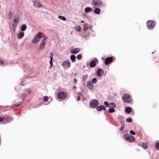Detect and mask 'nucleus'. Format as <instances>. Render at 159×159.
<instances>
[{"mask_svg": "<svg viewBox=\"0 0 159 159\" xmlns=\"http://www.w3.org/2000/svg\"><path fill=\"white\" fill-rule=\"evenodd\" d=\"M109 107L111 108H114L116 107V105L115 103H111L109 104Z\"/></svg>", "mask_w": 159, "mask_h": 159, "instance_id": "21", "label": "nucleus"}, {"mask_svg": "<svg viewBox=\"0 0 159 159\" xmlns=\"http://www.w3.org/2000/svg\"><path fill=\"white\" fill-rule=\"evenodd\" d=\"M26 25L25 24H23L21 27V30L22 31H24L26 29Z\"/></svg>", "mask_w": 159, "mask_h": 159, "instance_id": "24", "label": "nucleus"}, {"mask_svg": "<svg viewBox=\"0 0 159 159\" xmlns=\"http://www.w3.org/2000/svg\"><path fill=\"white\" fill-rule=\"evenodd\" d=\"M81 23H83V22H84V21H81Z\"/></svg>", "mask_w": 159, "mask_h": 159, "instance_id": "48", "label": "nucleus"}, {"mask_svg": "<svg viewBox=\"0 0 159 159\" xmlns=\"http://www.w3.org/2000/svg\"><path fill=\"white\" fill-rule=\"evenodd\" d=\"M24 35V33L23 32H20L17 35V38L20 39H21Z\"/></svg>", "mask_w": 159, "mask_h": 159, "instance_id": "16", "label": "nucleus"}, {"mask_svg": "<svg viewBox=\"0 0 159 159\" xmlns=\"http://www.w3.org/2000/svg\"><path fill=\"white\" fill-rule=\"evenodd\" d=\"M97 110L98 111H100L102 110H105L106 108L103 105H100L96 108Z\"/></svg>", "mask_w": 159, "mask_h": 159, "instance_id": "14", "label": "nucleus"}, {"mask_svg": "<svg viewBox=\"0 0 159 159\" xmlns=\"http://www.w3.org/2000/svg\"><path fill=\"white\" fill-rule=\"evenodd\" d=\"M104 104L105 106H106L107 107H109V105L108 104V103L107 102H105L104 103Z\"/></svg>", "mask_w": 159, "mask_h": 159, "instance_id": "38", "label": "nucleus"}, {"mask_svg": "<svg viewBox=\"0 0 159 159\" xmlns=\"http://www.w3.org/2000/svg\"><path fill=\"white\" fill-rule=\"evenodd\" d=\"M4 119L6 120H10L11 119V118L7 117H5V118L3 117H0V122L2 121Z\"/></svg>", "mask_w": 159, "mask_h": 159, "instance_id": "20", "label": "nucleus"}, {"mask_svg": "<svg viewBox=\"0 0 159 159\" xmlns=\"http://www.w3.org/2000/svg\"><path fill=\"white\" fill-rule=\"evenodd\" d=\"M19 105L18 104H16V105H14V106H18Z\"/></svg>", "mask_w": 159, "mask_h": 159, "instance_id": "47", "label": "nucleus"}, {"mask_svg": "<svg viewBox=\"0 0 159 159\" xmlns=\"http://www.w3.org/2000/svg\"><path fill=\"white\" fill-rule=\"evenodd\" d=\"M16 28H14V27H12L13 30L14 31V32L15 31Z\"/></svg>", "mask_w": 159, "mask_h": 159, "instance_id": "46", "label": "nucleus"}, {"mask_svg": "<svg viewBox=\"0 0 159 159\" xmlns=\"http://www.w3.org/2000/svg\"><path fill=\"white\" fill-rule=\"evenodd\" d=\"M70 59L72 62H74L75 61V56L74 55H72L70 56Z\"/></svg>", "mask_w": 159, "mask_h": 159, "instance_id": "23", "label": "nucleus"}, {"mask_svg": "<svg viewBox=\"0 0 159 159\" xmlns=\"http://www.w3.org/2000/svg\"><path fill=\"white\" fill-rule=\"evenodd\" d=\"M84 30H85L86 28L87 29L88 28L87 27H85V25H84Z\"/></svg>", "mask_w": 159, "mask_h": 159, "instance_id": "45", "label": "nucleus"}, {"mask_svg": "<svg viewBox=\"0 0 159 159\" xmlns=\"http://www.w3.org/2000/svg\"><path fill=\"white\" fill-rule=\"evenodd\" d=\"M77 58L78 60H80L82 58V55L81 54H79L77 56Z\"/></svg>", "mask_w": 159, "mask_h": 159, "instance_id": "34", "label": "nucleus"}, {"mask_svg": "<svg viewBox=\"0 0 159 159\" xmlns=\"http://www.w3.org/2000/svg\"><path fill=\"white\" fill-rule=\"evenodd\" d=\"M92 82L93 83H95L97 82V80L96 78H93L92 80Z\"/></svg>", "mask_w": 159, "mask_h": 159, "instance_id": "36", "label": "nucleus"}, {"mask_svg": "<svg viewBox=\"0 0 159 159\" xmlns=\"http://www.w3.org/2000/svg\"><path fill=\"white\" fill-rule=\"evenodd\" d=\"M132 110V108L130 107H127L125 109V111L127 113L129 114L131 112Z\"/></svg>", "mask_w": 159, "mask_h": 159, "instance_id": "15", "label": "nucleus"}, {"mask_svg": "<svg viewBox=\"0 0 159 159\" xmlns=\"http://www.w3.org/2000/svg\"><path fill=\"white\" fill-rule=\"evenodd\" d=\"M92 10V9L91 8L89 7H87L85 9V11L86 12H88L90 11H91Z\"/></svg>", "mask_w": 159, "mask_h": 159, "instance_id": "26", "label": "nucleus"}, {"mask_svg": "<svg viewBox=\"0 0 159 159\" xmlns=\"http://www.w3.org/2000/svg\"><path fill=\"white\" fill-rule=\"evenodd\" d=\"M82 96V94L80 93H78V95L77 97V100L79 101L80 100V97Z\"/></svg>", "mask_w": 159, "mask_h": 159, "instance_id": "25", "label": "nucleus"}, {"mask_svg": "<svg viewBox=\"0 0 159 159\" xmlns=\"http://www.w3.org/2000/svg\"><path fill=\"white\" fill-rule=\"evenodd\" d=\"M62 65L64 67H69L70 66V63L69 60H66L63 62Z\"/></svg>", "mask_w": 159, "mask_h": 159, "instance_id": "9", "label": "nucleus"}, {"mask_svg": "<svg viewBox=\"0 0 159 159\" xmlns=\"http://www.w3.org/2000/svg\"><path fill=\"white\" fill-rule=\"evenodd\" d=\"M47 39V37H46V36H45L44 39L42 40V41H43V42H45V40Z\"/></svg>", "mask_w": 159, "mask_h": 159, "instance_id": "43", "label": "nucleus"}, {"mask_svg": "<svg viewBox=\"0 0 159 159\" xmlns=\"http://www.w3.org/2000/svg\"><path fill=\"white\" fill-rule=\"evenodd\" d=\"M97 73L99 76H102L104 74V71L102 70L99 68L98 69Z\"/></svg>", "mask_w": 159, "mask_h": 159, "instance_id": "12", "label": "nucleus"}, {"mask_svg": "<svg viewBox=\"0 0 159 159\" xmlns=\"http://www.w3.org/2000/svg\"><path fill=\"white\" fill-rule=\"evenodd\" d=\"M41 38V33L39 32L34 37L32 40V43H38L40 41Z\"/></svg>", "mask_w": 159, "mask_h": 159, "instance_id": "2", "label": "nucleus"}, {"mask_svg": "<svg viewBox=\"0 0 159 159\" xmlns=\"http://www.w3.org/2000/svg\"><path fill=\"white\" fill-rule=\"evenodd\" d=\"M124 137L127 141L130 142H133L135 140L134 137L129 134H125Z\"/></svg>", "mask_w": 159, "mask_h": 159, "instance_id": "3", "label": "nucleus"}, {"mask_svg": "<svg viewBox=\"0 0 159 159\" xmlns=\"http://www.w3.org/2000/svg\"><path fill=\"white\" fill-rule=\"evenodd\" d=\"M45 45V42H43L42 41L41 43L40 46V49H43Z\"/></svg>", "mask_w": 159, "mask_h": 159, "instance_id": "19", "label": "nucleus"}, {"mask_svg": "<svg viewBox=\"0 0 159 159\" xmlns=\"http://www.w3.org/2000/svg\"><path fill=\"white\" fill-rule=\"evenodd\" d=\"M129 133L130 134H132L133 135H134L135 134V132L132 130H130L129 131Z\"/></svg>", "mask_w": 159, "mask_h": 159, "instance_id": "35", "label": "nucleus"}, {"mask_svg": "<svg viewBox=\"0 0 159 159\" xmlns=\"http://www.w3.org/2000/svg\"><path fill=\"white\" fill-rule=\"evenodd\" d=\"M95 8L96 9L94 11V13L96 14H99L100 12V9L97 7Z\"/></svg>", "mask_w": 159, "mask_h": 159, "instance_id": "22", "label": "nucleus"}, {"mask_svg": "<svg viewBox=\"0 0 159 159\" xmlns=\"http://www.w3.org/2000/svg\"><path fill=\"white\" fill-rule=\"evenodd\" d=\"M98 60L97 58H94V60L92 61L90 63V65L91 67H94L96 65V62H98Z\"/></svg>", "mask_w": 159, "mask_h": 159, "instance_id": "10", "label": "nucleus"}, {"mask_svg": "<svg viewBox=\"0 0 159 159\" xmlns=\"http://www.w3.org/2000/svg\"><path fill=\"white\" fill-rule=\"evenodd\" d=\"M17 24H16L14 23L12 25V27H14V28H16V27Z\"/></svg>", "mask_w": 159, "mask_h": 159, "instance_id": "39", "label": "nucleus"}, {"mask_svg": "<svg viewBox=\"0 0 159 159\" xmlns=\"http://www.w3.org/2000/svg\"><path fill=\"white\" fill-rule=\"evenodd\" d=\"M48 98V96H44L43 98V101L44 102H47Z\"/></svg>", "mask_w": 159, "mask_h": 159, "instance_id": "33", "label": "nucleus"}, {"mask_svg": "<svg viewBox=\"0 0 159 159\" xmlns=\"http://www.w3.org/2000/svg\"><path fill=\"white\" fill-rule=\"evenodd\" d=\"M132 119L130 117H128L126 119V121L129 123H130L132 122Z\"/></svg>", "mask_w": 159, "mask_h": 159, "instance_id": "32", "label": "nucleus"}, {"mask_svg": "<svg viewBox=\"0 0 159 159\" xmlns=\"http://www.w3.org/2000/svg\"><path fill=\"white\" fill-rule=\"evenodd\" d=\"M124 128H125V125L124 124H123L121 126V128H120V130L121 131H122L124 129Z\"/></svg>", "mask_w": 159, "mask_h": 159, "instance_id": "37", "label": "nucleus"}, {"mask_svg": "<svg viewBox=\"0 0 159 159\" xmlns=\"http://www.w3.org/2000/svg\"><path fill=\"white\" fill-rule=\"evenodd\" d=\"M80 51L79 48H77L74 49H72L71 50V53L73 54H76L79 52Z\"/></svg>", "mask_w": 159, "mask_h": 159, "instance_id": "11", "label": "nucleus"}, {"mask_svg": "<svg viewBox=\"0 0 159 159\" xmlns=\"http://www.w3.org/2000/svg\"><path fill=\"white\" fill-rule=\"evenodd\" d=\"M59 19L62 20H63L65 21L66 20V18L64 16H58Z\"/></svg>", "mask_w": 159, "mask_h": 159, "instance_id": "27", "label": "nucleus"}, {"mask_svg": "<svg viewBox=\"0 0 159 159\" xmlns=\"http://www.w3.org/2000/svg\"><path fill=\"white\" fill-rule=\"evenodd\" d=\"M18 19H15L14 20V22H15V23H16L18 21Z\"/></svg>", "mask_w": 159, "mask_h": 159, "instance_id": "44", "label": "nucleus"}, {"mask_svg": "<svg viewBox=\"0 0 159 159\" xmlns=\"http://www.w3.org/2000/svg\"><path fill=\"white\" fill-rule=\"evenodd\" d=\"M123 100L128 103H130L131 101V97L128 94H125L122 96Z\"/></svg>", "mask_w": 159, "mask_h": 159, "instance_id": "4", "label": "nucleus"}, {"mask_svg": "<svg viewBox=\"0 0 159 159\" xmlns=\"http://www.w3.org/2000/svg\"><path fill=\"white\" fill-rule=\"evenodd\" d=\"M87 86L88 88L91 90H93V86L92 83L90 81H88L87 82Z\"/></svg>", "mask_w": 159, "mask_h": 159, "instance_id": "13", "label": "nucleus"}, {"mask_svg": "<svg viewBox=\"0 0 159 159\" xmlns=\"http://www.w3.org/2000/svg\"><path fill=\"white\" fill-rule=\"evenodd\" d=\"M109 112L112 113L115 111V109L113 108H111L108 110Z\"/></svg>", "mask_w": 159, "mask_h": 159, "instance_id": "28", "label": "nucleus"}, {"mask_svg": "<svg viewBox=\"0 0 159 159\" xmlns=\"http://www.w3.org/2000/svg\"><path fill=\"white\" fill-rule=\"evenodd\" d=\"M93 6L94 8L100 7L103 6V3L101 0H93Z\"/></svg>", "mask_w": 159, "mask_h": 159, "instance_id": "1", "label": "nucleus"}, {"mask_svg": "<svg viewBox=\"0 0 159 159\" xmlns=\"http://www.w3.org/2000/svg\"><path fill=\"white\" fill-rule=\"evenodd\" d=\"M76 30L78 31H80L81 30V29L79 26L78 28H76Z\"/></svg>", "mask_w": 159, "mask_h": 159, "instance_id": "40", "label": "nucleus"}, {"mask_svg": "<svg viewBox=\"0 0 159 159\" xmlns=\"http://www.w3.org/2000/svg\"><path fill=\"white\" fill-rule=\"evenodd\" d=\"M58 97L61 99H64L67 97V94L66 92L61 91L58 94Z\"/></svg>", "mask_w": 159, "mask_h": 159, "instance_id": "6", "label": "nucleus"}, {"mask_svg": "<svg viewBox=\"0 0 159 159\" xmlns=\"http://www.w3.org/2000/svg\"><path fill=\"white\" fill-rule=\"evenodd\" d=\"M53 53H51L50 54V63L51 66H52V60H53Z\"/></svg>", "mask_w": 159, "mask_h": 159, "instance_id": "18", "label": "nucleus"}, {"mask_svg": "<svg viewBox=\"0 0 159 159\" xmlns=\"http://www.w3.org/2000/svg\"><path fill=\"white\" fill-rule=\"evenodd\" d=\"M142 147L146 149L147 148V145L146 143H143L141 145Z\"/></svg>", "mask_w": 159, "mask_h": 159, "instance_id": "30", "label": "nucleus"}, {"mask_svg": "<svg viewBox=\"0 0 159 159\" xmlns=\"http://www.w3.org/2000/svg\"><path fill=\"white\" fill-rule=\"evenodd\" d=\"M155 24V22L152 20H148L147 23V26L149 29H152L154 26Z\"/></svg>", "mask_w": 159, "mask_h": 159, "instance_id": "5", "label": "nucleus"}, {"mask_svg": "<svg viewBox=\"0 0 159 159\" xmlns=\"http://www.w3.org/2000/svg\"><path fill=\"white\" fill-rule=\"evenodd\" d=\"M8 17L9 19L10 20L12 17V13L11 11H10L8 14Z\"/></svg>", "mask_w": 159, "mask_h": 159, "instance_id": "31", "label": "nucleus"}, {"mask_svg": "<svg viewBox=\"0 0 159 159\" xmlns=\"http://www.w3.org/2000/svg\"><path fill=\"white\" fill-rule=\"evenodd\" d=\"M34 4L35 7L38 8L41 7L42 6V5L40 3L38 2H34Z\"/></svg>", "mask_w": 159, "mask_h": 159, "instance_id": "17", "label": "nucleus"}, {"mask_svg": "<svg viewBox=\"0 0 159 159\" xmlns=\"http://www.w3.org/2000/svg\"><path fill=\"white\" fill-rule=\"evenodd\" d=\"M155 148L156 149L159 150V143L157 142L155 145Z\"/></svg>", "mask_w": 159, "mask_h": 159, "instance_id": "29", "label": "nucleus"}, {"mask_svg": "<svg viewBox=\"0 0 159 159\" xmlns=\"http://www.w3.org/2000/svg\"><path fill=\"white\" fill-rule=\"evenodd\" d=\"M3 62H3V60H1V59L0 60V64H1V65L3 64Z\"/></svg>", "mask_w": 159, "mask_h": 159, "instance_id": "42", "label": "nucleus"}, {"mask_svg": "<svg viewBox=\"0 0 159 159\" xmlns=\"http://www.w3.org/2000/svg\"><path fill=\"white\" fill-rule=\"evenodd\" d=\"M113 58L112 57H109L106 58L105 60V63L106 65H108L113 60Z\"/></svg>", "mask_w": 159, "mask_h": 159, "instance_id": "8", "label": "nucleus"}, {"mask_svg": "<svg viewBox=\"0 0 159 159\" xmlns=\"http://www.w3.org/2000/svg\"><path fill=\"white\" fill-rule=\"evenodd\" d=\"M26 91L27 92L29 93H30L32 91L30 89H26Z\"/></svg>", "mask_w": 159, "mask_h": 159, "instance_id": "41", "label": "nucleus"}, {"mask_svg": "<svg viewBox=\"0 0 159 159\" xmlns=\"http://www.w3.org/2000/svg\"><path fill=\"white\" fill-rule=\"evenodd\" d=\"M74 81H75H75H76V79H74Z\"/></svg>", "mask_w": 159, "mask_h": 159, "instance_id": "49", "label": "nucleus"}, {"mask_svg": "<svg viewBox=\"0 0 159 159\" xmlns=\"http://www.w3.org/2000/svg\"><path fill=\"white\" fill-rule=\"evenodd\" d=\"M90 106L92 108H95L98 105V102L97 100H93L90 103Z\"/></svg>", "mask_w": 159, "mask_h": 159, "instance_id": "7", "label": "nucleus"}]
</instances>
